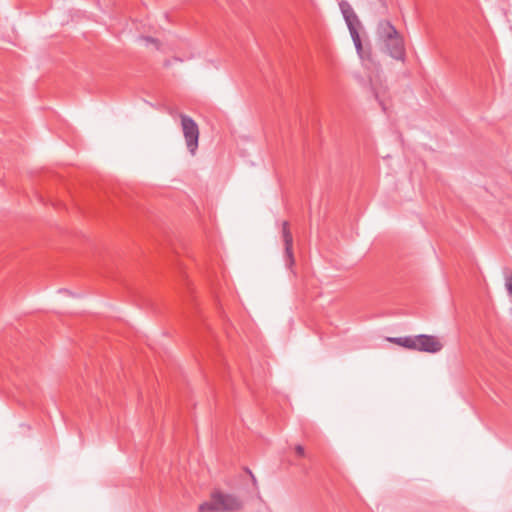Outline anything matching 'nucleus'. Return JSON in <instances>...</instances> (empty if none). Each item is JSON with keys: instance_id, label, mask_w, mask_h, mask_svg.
<instances>
[{"instance_id": "nucleus-6", "label": "nucleus", "mask_w": 512, "mask_h": 512, "mask_svg": "<svg viewBox=\"0 0 512 512\" xmlns=\"http://www.w3.org/2000/svg\"><path fill=\"white\" fill-rule=\"evenodd\" d=\"M345 22L349 29L357 53L361 58H363V46L358 32V28L361 26V22L359 21L356 13H354V17H349L348 20H345Z\"/></svg>"}, {"instance_id": "nucleus-3", "label": "nucleus", "mask_w": 512, "mask_h": 512, "mask_svg": "<svg viewBox=\"0 0 512 512\" xmlns=\"http://www.w3.org/2000/svg\"><path fill=\"white\" fill-rule=\"evenodd\" d=\"M182 132L185 138L186 146L191 155H195L198 149L199 127L197 123L188 115L180 114Z\"/></svg>"}, {"instance_id": "nucleus-9", "label": "nucleus", "mask_w": 512, "mask_h": 512, "mask_svg": "<svg viewBox=\"0 0 512 512\" xmlns=\"http://www.w3.org/2000/svg\"><path fill=\"white\" fill-rule=\"evenodd\" d=\"M505 285L509 295L512 297V275L506 279Z\"/></svg>"}, {"instance_id": "nucleus-2", "label": "nucleus", "mask_w": 512, "mask_h": 512, "mask_svg": "<svg viewBox=\"0 0 512 512\" xmlns=\"http://www.w3.org/2000/svg\"><path fill=\"white\" fill-rule=\"evenodd\" d=\"M243 508L242 500L234 495L220 491L211 494L210 500L199 505V512H238Z\"/></svg>"}, {"instance_id": "nucleus-4", "label": "nucleus", "mask_w": 512, "mask_h": 512, "mask_svg": "<svg viewBox=\"0 0 512 512\" xmlns=\"http://www.w3.org/2000/svg\"><path fill=\"white\" fill-rule=\"evenodd\" d=\"M417 351L427 353H438L442 350L443 344L440 339L433 335L420 334L416 336Z\"/></svg>"}, {"instance_id": "nucleus-13", "label": "nucleus", "mask_w": 512, "mask_h": 512, "mask_svg": "<svg viewBox=\"0 0 512 512\" xmlns=\"http://www.w3.org/2000/svg\"><path fill=\"white\" fill-rule=\"evenodd\" d=\"M252 480L254 483L256 482L255 476H253V475H252Z\"/></svg>"}, {"instance_id": "nucleus-11", "label": "nucleus", "mask_w": 512, "mask_h": 512, "mask_svg": "<svg viewBox=\"0 0 512 512\" xmlns=\"http://www.w3.org/2000/svg\"><path fill=\"white\" fill-rule=\"evenodd\" d=\"M143 40H145L148 43L158 44V40L152 37H143Z\"/></svg>"}, {"instance_id": "nucleus-8", "label": "nucleus", "mask_w": 512, "mask_h": 512, "mask_svg": "<svg viewBox=\"0 0 512 512\" xmlns=\"http://www.w3.org/2000/svg\"><path fill=\"white\" fill-rule=\"evenodd\" d=\"M339 7L345 20H348L349 17H354L355 12L347 1H341Z\"/></svg>"}, {"instance_id": "nucleus-5", "label": "nucleus", "mask_w": 512, "mask_h": 512, "mask_svg": "<svg viewBox=\"0 0 512 512\" xmlns=\"http://www.w3.org/2000/svg\"><path fill=\"white\" fill-rule=\"evenodd\" d=\"M282 238L285 246V264L289 269H291L295 264V259L293 254V237L289 229L288 221H284L282 223Z\"/></svg>"}, {"instance_id": "nucleus-1", "label": "nucleus", "mask_w": 512, "mask_h": 512, "mask_svg": "<svg viewBox=\"0 0 512 512\" xmlns=\"http://www.w3.org/2000/svg\"><path fill=\"white\" fill-rule=\"evenodd\" d=\"M376 35L383 42L389 55L396 60H404L406 55L404 40L395 26L388 20L377 24Z\"/></svg>"}, {"instance_id": "nucleus-10", "label": "nucleus", "mask_w": 512, "mask_h": 512, "mask_svg": "<svg viewBox=\"0 0 512 512\" xmlns=\"http://www.w3.org/2000/svg\"><path fill=\"white\" fill-rule=\"evenodd\" d=\"M295 452L300 457H303L305 455V450H304V447L302 445H297L295 447Z\"/></svg>"}, {"instance_id": "nucleus-7", "label": "nucleus", "mask_w": 512, "mask_h": 512, "mask_svg": "<svg viewBox=\"0 0 512 512\" xmlns=\"http://www.w3.org/2000/svg\"><path fill=\"white\" fill-rule=\"evenodd\" d=\"M416 336H405V337H395V338H389L388 340L392 343H395L397 345H400L404 348L410 349V350H417V342H416Z\"/></svg>"}, {"instance_id": "nucleus-12", "label": "nucleus", "mask_w": 512, "mask_h": 512, "mask_svg": "<svg viewBox=\"0 0 512 512\" xmlns=\"http://www.w3.org/2000/svg\"><path fill=\"white\" fill-rule=\"evenodd\" d=\"M375 97L378 99L379 104L381 105L383 111L386 112V106H385L384 102L379 98V94L375 93Z\"/></svg>"}]
</instances>
